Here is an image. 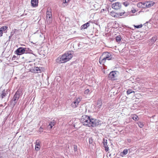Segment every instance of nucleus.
Segmentation results:
<instances>
[{
    "instance_id": "f257e3e1",
    "label": "nucleus",
    "mask_w": 158,
    "mask_h": 158,
    "mask_svg": "<svg viewBox=\"0 0 158 158\" xmlns=\"http://www.w3.org/2000/svg\"><path fill=\"white\" fill-rule=\"evenodd\" d=\"M81 122L84 125L89 127H94L98 124L96 119H90L89 116L86 115H84L82 117Z\"/></svg>"
},
{
    "instance_id": "f03ea898",
    "label": "nucleus",
    "mask_w": 158,
    "mask_h": 158,
    "mask_svg": "<svg viewBox=\"0 0 158 158\" xmlns=\"http://www.w3.org/2000/svg\"><path fill=\"white\" fill-rule=\"evenodd\" d=\"M73 57L71 52H69L64 54L60 58L56 59V61L59 63H63L69 61Z\"/></svg>"
},
{
    "instance_id": "7ed1b4c3",
    "label": "nucleus",
    "mask_w": 158,
    "mask_h": 158,
    "mask_svg": "<svg viewBox=\"0 0 158 158\" xmlns=\"http://www.w3.org/2000/svg\"><path fill=\"white\" fill-rule=\"evenodd\" d=\"M112 56L111 53L108 52H104L99 58V63L101 64H104L106 60H112Z\"/></svg>"
},
{
    "instance_id": "20e7f679",
    "label": "nucleus",
    "mask_w": 158,
    "mask_h": 158,
    "mask_svg": "<svg viewBox=\"0 0 158 158\" xmlns=\"http://www.w3.org/2000/svg\"><path fill=\"white\" fill-rule=\"evenodd\" d=\"M31 50L29 49L26 48L20 47L18 48L15 51V54L18 55H20L24 53H30Z\"/></svg>"
},
{
    "instance_id": "39448f33",
    "label": "nucleus",
    "mask_w": 158,
    "mask_h": 158,
    "mask_svg": "<svg viewBox=\"0 0 158 158\" xmlns=\"http://www.w3.org/2000/svg\"><path fill=\"white\" fill-rule=\"evenodd\" d=\"M52 10L50 8H48L46 12V20L48 23H50L52 21Z\"/></svg>"
},
{
    "instance_id": "423d86ee",
    "label": "nucleus",
    "mask_w": 158,
    "mask_h": 158,
    "mask_svg": "<svg viewBox=\"0 0 158 158\" xmlns=\"http://www.w3.org/2000/svg\"><path fill=\"white\" fill-rule=\"evenodd\" d=\"M21 89L18 90L15 93L14 95L13 101L14 102L13 103L15 105L16 103L17 102L19 98L21 95Z\"/></svg>"
},
{
    "instance_id": "0eeeda50",
    "label": "nucleus",
    "mask_w": 158,
    "mask_h": 158,
    "mask_svg": "<svg viewBox=\"0 0 158 158\" xmlns=\"http://www.w3.org/2000/svg\"><path fill=\"white\" fill-rule=\"evenodd\" d=\"M117 72L115 71H112L110 73L109 75V77L111 80L114 81L117 79L118 76Z\"/></svg>"
},
{
    "instance_id": "6e6552de",
    "label": "nucleus",
    "mask_w": 158,
    "mask_h": 158,
    "mask_svg": "<svg viewBox=\"0 0 158 158\" xmlns=\"http://www.w3.org/2000/svg\"><path fill=\"white\" fill-rule=\"evenodd\" d=\"M122 7V5L121 3L117 2L113 3L112 5V7L114 9L118 10L120 9Z\"/></svg>"
},
{
    "instance_id": "1a4fd4ad",
    "label": "nucleus",
    "mask_w": 158,
    "mask_h": 158,
    "mask_svg": "<svg viewBox=\"0 0 158 158\" xmlns=\"http://www.w3.org/2000/svg\"><path fill=\"white\" fill-rule=\"evenodd\" d=\"M81 100V99L79 98H76L72 103L71 105L72 107L73 108H75L77 107Z\"/></svg>"
},
{
    "instance_id": "9d476101",
    "label": "nucleus",
    "mask_w": 158,
    "mask_h": 158,
    "mask_svg": "<svg viewBox=\"0 0 158 158\" xmlns=\"http://www.w3.org/2000/svg\"><path fill=\"white\" fill-rule=\"evenodd\" d=\"M154 4V2H144L145 8V7H149L153 6Z\"/></svg>"
},
{
    "instance_id": "9b49d317",
    "label": "nucleus",
    "mask_w": 158,
    "mask_h": 158,
    "mask_svg": "<svg viewBox=\"0 0 158 158\" xmlns=\"http://www.w3.org/2000/svg\"><path fill=\"white\" fill-rule=\"evenodd\" d=\"M40 142L39 140H37L35 142V149L37 151H38L40 149Z\"/></svg>"
},
{
    "instance_id": "f8f14e48",
    "label": "nucleus",
    "mask_w": 158,
    "mask_h": 158,
    "mask_svg": "<svg viewBox=\"0 0 158 158\" xmlns=\"http://www.w3.org/2000/svg\"><path fill=\"white\" fill-rule=\"evenodd\" d=\"M38 0H31V3L33 7H35L38 5Z\"/></svg>"
},
{
    "instance_id": "ddd939ff",
    "label": "nucleus",
    "mask_w": 158,
    "mask_h": 158,
    "mask_svg": "<svg viewBox=\"0 0 158 158\" xmlns=\"http://www.w3.org/2000/svg\"><path fill=\"white\" fill-rule=\"evenodd\" d=\"M55 124V122L54 120L52 121L51 122L49 125L48 126V127L50 129L52 128V127L54 126Z\"/></svg>"
},
{
    "instance_id": "4468645a",
    "label": "nucleus",
    "mask_w": 158,
    "mask_h": 158,
    "mask_svg": "<svg viewBox=\"0 0 158 158\" xmlns=\"http://www.w3.org/2000/svg\"><path fill=\"white\" fill-rule=\"evenodd\" d=\"M89 26V22H88L84 24L83 25L81 26V27L82 29H86Z\"/></svg>"
},
{
    "instance_id": "2eb2a0df",
    "label": "nucleus",
    "mask_w": 158,
    "mask_h": 158,
    "mask_svg": "<svg viewBox=\"0 0 158 158\" xmlns=\"http://www.w3.org/2000/svg\"><path fill=\"white\" fill-rule=\"evenodd\" d=\"M102 106V101L100 100H98L97 102V104L96 107L98 108V109L100 108Z\"/></svg>"
},
{
    "instance_id": "dca6fc26",
    "label": "nucleus",
    "mask_w": 158,
    "mask_h": 158,
    "mask_svg": "<svg viewBox=\"0 0 158 158\" xmlns=\"http://www.w3.org/2000/svg\"><path fill=\"white\" fill-rule=\"evenodd\" d=\"M137 6L138 7L141 8H145L144 2L142 3V2H139L137 4Z\"/></svg>"
},
{
    "instance_id": "f3484780",
    "label": "nucleus",
    "mask_w": 158,
    "mask_h": 158,
    "mask_svg": "<svg viewBox=\"0 0 158 158\" xmlns=\"http://www.w3.org/2000/svg\"><path fill=\"white\" fill-rule=\"evenodd\" d=\"M6 92V91L5 90L2 91L1 95V97L2 99L4 98V97L7 94Z\"/></svg>"
},
{
    "instance_id": "a211bd4d",
    "label": "nucleus",
    "mask_w": 158,
    "mask_h": 158,
    "mask_svg": "<svg viewBox=\"0 0 158 158\" xmlns=\"http://www.w3.org/2000/svg\"><path fill=\"white\" fill-rule=\"evenodd\" d=\"M33 70L34 72L35 73H38L40 72V68L38 67H34L33 69Z\"/></svg>"
},
{
    "instance_id": "6ab92c4d",
    "label": "nucleus",
    "mask_w": 158,
    "mask_h": 158,
    "mask_svg": "<svg viewBox=\"0 0 158 158\" xmlns=\"http://www.w3.org/2000/svg\"><path fill=\"white\" fill-rule=\"evenodd\" d=\"M131 118L134 120H138V116L135 114L132 115L131 116Z\"/></svg>"
},
{
    "instance_id": "aec40b11",
    "label": "nucleus",
    "mask_w": 158,
    "mask_h": 158,
    "mask_svg": "<svg viewBox=\"0 0 158 158\" xmlns=\"http://www.w3.org/2000/svg\"><path fill=\"white\" fill-rule=\"evenodd\" d=\"M157 38L156 36L153 37L151 40V42L152 43H154L156 40Z\"/></svg>"
},
{
    "instance_id": "412c9836",
    "label": "nucleus",
    "mask_w": 158,
    "mask_h": 158,
    "mask_svg": "<svg viewBox=\"0 0 158 158\" xmlns=\"http://www.w3.org/2000/svg\"><path fill=\"white\" fill-rule=\"evenodd\" d=\"M128 153V150L127 149H125L121 153L123 155H126Z\"/></svg>"
},
{
    "instance_id": "4be33fe9",
    "label": "nucleus",
    "mask_w": 158,
    "mask_h": 158,
    "mask_svg": "<svg viewBox=\"0 0 158 158\" xmlns=\"http://www.w3.org/2000/svg\"><path fill=\"white\" fill-rule=\"evenodd\" d=\"M110 15L111 16H112L113 17H118L117 13H115L114 12H111L110 13Z\"/></svg>"
},
{
    "instance_id": "5701e85b",
    "label": "nucleus",
    "mask_w": 158,
    "mask_h": 158,
    "mask_svg": "<svg viewBox=\"0 0 158 158\" xmlns=\"http://www.w3.org/2000/svg\"><path fill=\"white\" fill-rule=\"evenodd\" d=\"M124 13H125V11H123L122 12L117 13V14L118 17L119 16H123Z\"/></svg>"
},
{
    "instance_id": "b1692460",
    "label": "nucleus",
    "mask_w": 158,
    "mask_h": 158,
    "mask_svg": "<svg viewBox=\"0 0 158 158\" xmlns=\"http://www.w3.org/2000/svg\"><path fill=\"white\" fill-rule=\"evenodd\" d=\"M132 93H135V91H132V90L130 89H128L127 91V94H129Z\"/></svg>"
},
{
    "instance_id": "393cba45",
    "label": "nucleus",
    "mask_w": 158,
    "mask_h": 158,
    "mask_svg": "<svg viewBox=\"0 0 158 158\" xmlns=\"http://www.w3.org/2000/svg\"><path fill=\"white\" fill-rule=\"evenodd\" d=\"M116 40L118 42H119L121 40V37L120 36H117L116 38Z\"/></svg>"
},
{
    "instance_id": "a878e982",
    "label": "nucleus",
    "mask_w": 158,
    "mask_h": 158,
    "mask_svg": "<svg viewBox=\"0 0 158 158\" xmlns=\"http://www.w3.org/2000/svg\"><path fill=\"white\" fill-rule=\"evenodd\" d=\"M138 124L139 127L140 128H142L144 126L143 123L141 122H138Z\"/></svg>"
},
{
    "instance_id": "bb28decb",
    "label": "nucleus",
    "mask_w": 158,
    "mask_h": 158,
    "mask_svg": "<svg viewBox=\"0 0 158 158\" xmlns=\"http://www.w3.org/2000/svg\"><path fill=\"white\" fill-rule=\"evenodd\" d=\"M7 28V27L6 26H4L0 28L1 29L2 31L6 30Z\"/></svg>"
},
{
    "instance_id": "cd10ccee",
    "label": "nucleus",
    "mask_w": 158,
    "mask_h": 158,
    "mask_svg": "<svg viewBox=\"0 0 158 158\" xmlns=\"http://www.w3.org/2000/svg\"><path fill=\"white\" fill-rule=\"evenodd\" d=\"M103 140V143L104 147H105L108 146L107 145V142H106L107 141L106 140L105 141V139H104Z\"/></svg>"
},
{
    "instance_id": "c85d7f7f",
    "label": "nucleus",
    "mask_w": 158,
    "mask_h": 158,
    "mask_svg": "<svg viewBox=\"0 0 158 158\" xmlns=\"http://www.w3.org/2000/svg\"><path fill=\"white\" fill-rule=\"evenodd\" d=\"M90 92V90L89 89H86L85 92L84 93L85 94H87L89 93V92Z\"/></svg>"
},
{
    "instance_id": "c756f323",
    "label": "nucleus",
    "mask_w": 158,
    "mask_h": 158,
    "mask_svg": "<svg viewBox=\"0 0 158 158\" xmlns=\"http://www.w3.org/2000/svg\"><path fill=\"white\" fill-rule=\"evenodd\" d=\"M123 4L125 6H127L129 5V3L127 2H125L123 3Z\"/></svg>"
},
{
    "instance_id": "7c9ffc66",
    "label": "nucleus",
    "mask_w": 158,
    "mask_h": 158,
    "mask_svg": "<svg viewBox=\"0 0 158 158\" xmlns=\"http://www.w3.org/2000/svg\"><path fill=\"white\" fill-rule=\"evenodd\" d=\"M89 142L90 144H92L93 142V140L92 138H90L89 139Z\"/></svg>"
},
{
    "instance_id": "2f4dec72",
    "label": "nucleus",
    "mask_w": 158,
    "mask_h": 158,
    "mask_svg": "<svg viewBox=\"0 0 158 158\" xmlns=\"http://www.w3.org/2000/svg\"><path fill=\"white\" fill-rule=\"evenodd\" d=\"M142 27V25H137V26H135V27L136 28H140Z\"/></svg>"
},
{
    "instance_id": "473e14b6",
    "label": "nucleus",
    "mask_w": 158,
    "mask_h": 158,
    "mask_svg": "<svg viewBox=\"0 0 158 158\" xmlns=\"http://www.w3.org/2000/svg\"><path fill=\"white\" fill-rule=\"evenodd\" d=\"M105 148V150L107 152L109 148L108 146L104 147Z\"/></svg>"
},
{
    "instance_id": "72a5a7b5",
    "label": "nucleus",
    "mask_w": 158,
    "mask_h": 158,
    "mask_svg": "<svg viewBox=\"0 0 158 158\" xmlns=\"http://www.w3.org/2000/svg\"><path fill=\"white\" fill-rule=\"evenodd\" d=\"M2 31L0 28V37L2 36L3 34Z\"/></svg>"
},
{
    "instance_id": "f704fd0d",
    "label": "nucleus",
    "mask_w": 158,
    "mask_h": 158,
    "mask_svg": "<svg viewBox=\"0 0 158 158\" xmlns=\"http://www.w3.org/2000/svg\"><path fill=\"white\" fill-rule=\"evenodd\" d=\"M43 128L42 127H40V128H39V131H40V132H42V131H43Z\"/></svg>"
},
{
    "instance_id": "c9c22d12",
    "label": "nucleus",
    "mask_w": 158,
    "mask_h": 158,
    "mask_svg": "<svg viewBox=\"0 0 158 158\" xmlns=\"http://www.w3.org/2000/svg\"><path fill=\"white\" fill-rule=\"evenodd\" d=\"M74 150L75 151H77V146L74 145Z\"/></svg>"
},
{
    "instance_id": "e433bc0d",
    "label": "nucleus",
    "mask_w": 158,
    "mask_h": 158,
    "mask_svg": "<svg viewBox=\"0 0 158 158\" xmlns=\"http://www.w3.org/2000/svg\"><path fill=\"white\" fill-rule=\"evenodd\" d=\"M68 2H69V0H67H67H63V2L64 3H67Z\"/></svg>"
},
{
    "instance_id": "4c0bfd02",
    "label": "nucleus",
    "mask_w": 158,
    "mask_h": 158,
    "mask_svg": "<svg viewBox=\"0 0 158 158\" xmlns=\"http://www.w3.org/2000/svg\"><path fill=\"white\" fill-rule=\"evenodd\" d=\"M131 11L132 13H134L136 12V10L135 9H133V10H131Z\"/></svg>"
}]
</instances>
